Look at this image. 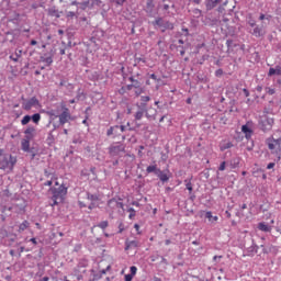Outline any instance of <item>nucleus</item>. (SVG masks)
<instances>
[{
    "instance_id": "obj_20",
    "label": "nucleus",
    "mask_w": 281,
    "mask_h": 281,
    "mask_svg": "<svg viewBox=\"0 0 281 281\" xmlns=\"http://www.w3.org/2000/svg\"><path fill=\"white\" fill-rule=\"evenodd\" d=\"M41 60H42V63H45L47 65V67H49V65H52V63H54V57L44 55L41 57Z\"/></svg>"
},
{
    "instance_id": "obj_47",
    "label": "nucleus",
    "mask_w": 281,
    "mask_h": 281,
    "mask_svg": "<svg viewBox=\"0 0 281 281\" xmlns=\"http://www.w3.org/2000/svg\"><path fill=\"white\" fill-rule=\"evenodd\" d=\"M243 91H244V95H245L246 98H249V90L244 89Z\"/></svg>"
},
{
    "instance_id": "obj_27",
    "label": "nucleus",
    "mask_w": 281,
    "mask_h": 281,
    "mask_svg": "<svg viewBox=\"0 0 281 281\" xmlns=\"http://www.w3.org/2000/svg\"><path fill=\"white\" fill-rule=\"evenodd\" d=\"M259 21H271V15H266L265 13H261L259 16Z\"/></svg>"
},
{
    "instance_id": "obj_51",
    "label": "nucleus",
    "mask_w": 281,
    "mask_h": 281,
    "mask_svg": "<svg viewBox=\"0 0 281 281\" xmlns=\"http://www.w3.org/2000/svg\"><path fill=\"white\" fill-rule=\"evenodd\" d=\"M122 132H120V130H114V135L117 136L120 135Z\"/></svg>"
},
{
    "instance_id": "obj_62",
    "label": "nucleus",
    "mask_w": 281,
    "mask_h": 281,
    "mask_svg": "<svg viewBox=\"0 0 281 281\" xmlns=\"http://www.w3.org/2000/svg\"><path fill=\"white\" fill-rule=\"evenodd\" d=\"M131 82H135V87H137V81L133 80V78H130Z\"/></svg>"
},
{
    "instance_id": "obj_33",
    "label": "nucleus",
    "mask_w": 281,
    "mask_h": 281,
    "mask_svg": "<svg viewBox=\"0 0 281 281\" xmlns=\"http://www.w3.org/2000/svg\"><path fill=\"white\" fill-rule=\"evenodd\" d=\"M266 91L269 95H273L276 93V89L273 88H267Z\"/></svg>"
},
{
    "instance_id": "obj_26",
    "label": "nucleus",
    "mask_w": 281,
    "mask_h": 281,
    "mask_svg": "<svg viewBox=\"0 0 281 281\" xmlns=\"http://www.w3.org/2000/svg\"><path fill=\"white\" fill-rule=\"evenodd\" d=\"M159 171V169H157V165H151L147 167V172H155L157 175V172Z\"/></svg>"
},
{
    "instance_id": "obj_56",
    "label": "nucleus",
    "mask_w": 281,
    "mask_h": 281,
    "mask_svg": "<svg viewBox=\"0 0 281 281\" xmlns=\"http://www.w3.org/2000/svg\"><path fill=\"white\" fill-rule=\"evenodd\" d=\"M31 45H37V42L35 40H32Z\"/></svg>"
},
{
    "instance_id": "obj_43",
    "label": "nucleus",
    "mask_w": 281,
    "mask_h": 281,
    "mask_svg": "<svg viewBox=\"0 0 281 281\" xmlns=\"http://www.w3.org/2000/svg\"><path fill=\"white\" fill-rule=\"evenodd\" d=\"M71 5H78L80 9H82V2L74 1L71 2Z\"/></svg>"
},
{
    "instance_id": "obj_16",
    "label": "nucleus",
    "mask_w": 281,
    "mask_h": 281,
    "mask_svg": "<svg viewBox=\"0 0 281 281\" xmlns=\"http://www.w3.org/2000/svg\"><path fill=\"white\" fill-rule=\"evenodd\" d=\"M30 138H23L21 142V147L24 153H30Z\"/></svg>"
},
{
    "instance_id": "obj_11",
    "label": "nucleus",
    "mask_w": 281,
    "mask_h": 281,
    "mask_svg": "<svg viewBox=\"0 0 281 281\" xmlns=\"http://www.w3.org/2000/svg\"><path fill=\"white\" fill-rule=\"evenodd\" d=\"M124 125L112 126L108 130L106 135L108 137H111V135H115L114 131H120V133H124Z\"/></svg>"
},
{
    "instance_id": "obj_48",
    "label": "nucleus",
    "mask_w": 281,
    "mask_h": 281,
    "mask_svg": "<svg viewBox=\"0 0 281 281\" xmlns=\"http://www.w3.org/2000/svg\"><path fill=\"white\" fill-rule=\"evenodd\" d=\"M30 243H33V245H38V243L36 241V238H31Z\"/></svg>"
},
{
    "instance_id": "obj_54",
    "label": "nucleus",
    "mask_w": 281,
    "mask_h": 281,
    "mask_svg": "<svg viewBox=\"0 0 281 281\" xmlns=\"http://www.w3.org/2000/svg\"><path fill=\"white\" fill-rule=\"evenodd\" d=\"M134 228L136 229V232H139V226H138V224H135V225H134Z\"/></svg>"
},
{
    "instance_id": "obj_30",
    "label": "nucleus",
    "mask_w": 281,
    "mask_h": 281,
    "mask_svg": "<svg viewBox=\"0 0 281 281\" xmlns=\"http://www.w3.org/2000/svg\"><path fill=\"white\" fill-rule=\"evenodd\" d=\"M99 227H100L101 229H106V228L109 227V222H106V221L101 222V223L99 224Z\"/></svg>"
},
{
    "instance_id": "obj_1",
    "label": "nucleus",
    "mask_w": 281,
    "mask_h": 281,
    "mask_svg": "<svg viewBox=\"0 0 281 281\" xmlns=\"http://www.w3.org/2000/svg\"><path fill=\"white\" fill-rule=\"evenodd\" d=\"M55 186L48 190V194L53 201L52 205H58V203H63L65 201V196H67V188L58 181H55Z\"/></svg>"
},
{
    "instance_id": "obj_5",
    "label": "nucleus",
    "mask_w": 281,
    "mask_h": 281,
    "mask_svg": "<svg viewBox=\"0 0 281 281\" xmlns=\"http://www.w3.org/2000/svg\"><path fill=\"white\" fill-rule=\"evenodd\" d=\"M100 5H102V0H82L81 10H93Z\"/></svg>"
},
{
    "instance_id": "obj_45",
    "label": "nucleus",
    "mask_w": 281,
    "mask_h": 281,
    "mask_svg": "<svg viewBox=\"0 0 281 281\" xmlns=\"http://www.w3.org/2000/svg\"><path fill=\"white\" fill-rule=\"evenodd\" d=\"M54 183V180H48L44 183V186H48V187H52Z\"/></svg>"
},
{
    "instance_id": "obj_46",
    "label": "nucleus",
    "mask_w": 281,
    "mask_h": 281,
    "mask_svg": "<svg viewBox=\"0 0 281 281\" xmlns=\"http://www.w3.org/2000/svg\"><path fill=\"white\" fill-rule=\"evenodd\" d=\"M67 16L74 18V16H76V13H75L74 11H69V12L67 13Z\"/></svg>"
},
{
    "instance_id": "obj_36",
    "label": "nucleus",
    "mask_w": 281,
    "mask_h": 281,
    "mask_svg": "<svg viewBox=\"0 0 281 281\" xmlns=\"http://www.w3.org/2000/svg\"><path fill=\"white\" fill-rule=\"evenodd\" d=\"M273 168H276V162H270V164H268L267 170H271V169H273Z\"/></svg>"
},
{
    "instance_id": "obj_18",
    "label": "nucleus",
    "mask_w": 281,
    "mask_h": 281,
    "mask_svg": "<svg viewBox=\"0 0 281 281\" xmlns=\"http://www.w3.org/2000/svg\"><path fill=\"white\" fill-rule=\"evenodd\" d=\"M258 229H259L260 232H271V226L268 225V224L265 223V222H261V223L258 224Z\"/></svg>"
},
{
    "instance_id": "obj_58",
    "label": "nucleus",
    "mask_w": 281,
    "mask_h": 281,
    "mask_svg": "<svg viewBox=\"0 0 281 281\" xmlns=\"http://www.w3.org/2000/svg\"><path fill=\"white\" fill-rule=\"evenodd\" d=\"M42 281H49V277H44Z\"/></svg>"
},
{
    "instance_id": "obj_22",
    "label": "nucleus",
    "mask_w": 281,
    "mask_h": 281,
    "mask_svg": "<svg viewBox=\"0 0 281 281\" xmlns=\"http://www.w3.org/2000/svg\"><path fill=\"white\" fill-rule=\"evenodd\" d=\"M252 35L260 38V36H262V29L260 26H256L252 31Z\"/></svg>"
},
{
    "instance_id": "obj_53",
    "label": "nucleus",
    "mask_w": 281,
    "mask_h": 281,
    "mask_svg": "<svg viewBox=\"0 0 281 281\" xmlns=\"http://www.w3.org/2000/svg\"><path fill=\"white\" fill-rule=\"evenodd\" d=\"M151 80H157V76L155 74L150 75Z\"/></svg>"
},
{
    "instance_id": "obj_25",
    "label": "nucleus",
    "mask_w": 281,
    "mask_h": 281,
    "mask_svg": "<svg viewBox=\"0 0 281 281\" xmlns=\"http://www.w3.org/2000/svg\"><path fill=\"white\" fill-rule=\"evenodd\" d=\"M31 121H32V116L25 115V116L22 119L21 124H22V126H26V124H30Z\"/></svg>"
},
{
    "instance_id": "obj_59",
    "label": "nucleus",
    "mask_w": 281,
    "mask_h": 281,
    "mask_svg": "<svg viewBox=\"0 0 281 281\" xmlns=\"http://www.w3.org/2000/svg\"><path fill=\"white\" fill-rule=\"evenodd\" d=\"M169 8H170V5L164 4V10H168Z\"/></svg>"
},
{
    "instance_id": "obj_7",
    "label": "nucleus",
    "mask_w": 281,
    "mask_h": 281,
    "mask_svg": "<svg viewBox=\"0 0 281 281\" xmlns=\"http://www.w3.org/2000/svg\"><path fill=\"white\" fill-rule=\"evenodd\" d=\"M241 133H244L246 139H251V135H254V122L248 121L245 125H243Z\"/></svg>"
},
{
    "instance_id": "obj_57",
    "label": "nucleus",
    "mask_w": 281,
    "mask_h": 281,
    "mask_svg": "<svg viewBox=\"0 0 281 281\" xmlns=\"http://www.w3.org/2000/svg\"><path fill=\"white\" fill-rule=\"evenodd\" d=\"M69 103H70V104H76V99H71V100L69 101Z\"/></svg>"
},
{
    "instance_id": "obj_52",
    "label": "nucleus",
    "mask_w": 281,
    "mask_h": 281,
    "mask_svg": "<svg viewBox=\"0 0 281 281\" xmlns=\"http://www.w3.org/2000/svg\"><path fill=\"white\" fill-rule=\"evenodd\" d=\"M79 206L80 207H87V204L82 203L81 201H79Z\"/></svg>"
},
{
    "instance_id": "obj_4",
    "label": "nucleus",
    "mask_w": 281,
    "mask_h": 281,
    "mask_svg": "<svg viewBox=\"0 0 281 281\" xmlns=\"http://www.w3.org/2000/svg\"><path fill=\"white\" fill-rule=\"evenodd\" d=\"M61 110L63 112L60 113V115H58L59 124L61 126H65V124H67V122L71 120V112H69V108H67V105H65L64 103H61Z\"/></svg>"
},
{
    "instance_id": "obj_21",
    "label": "nucleus",
    "mask_w": 281,
    "mask_h": 281,
    "mask_svg": "<svg viewBox=\"0 0 281 281\" xmlns=\"http://www.w3.org/2000/svg\"><path fill=\"white\" fill-rule=\"evenodd\" d=\"M22 54H23V50H15V54L11 55L10 59L13 60V63H19V58H21Z\"/></svg>"
},
{
    "instance_id": "obj_42",
    "label": "nucleus",
    "mask_w": 281,
    "mask_h": 281,
    "mask_svg": "<svg viewBox=\"0 0 281 281\" xmlns=\"http://www.w3.org/2000/svg\"><path fill=\"white\" fill-rule=\"evenodd\" d=\"M140 100L142 102H150V97H142Z\"/></svg>"
},
{
    "instance_id": "obj_24",
    "label": "nucleus",
    "mask_w": 281,
    "mask_h": 281,
    "mask_svg": "<svg viewBox=\"0 0 281 281\" xmlns=\"http://www.w3.org/2000/svg\"><path fill=\"white\" fill-rule=\"evenodd\" d=\"M32 122H34V124H38L41 122V114L40 113H35L31 116Z\"/></svg>"
},
{
    "instance_id": "obj_9",
    "label": "nucleus",
    "mask_w": 281,
    "mask_h": 281,
    "mask_svg": "<svg viewBox=\"0 0 281 281\" xmlns=\"http://www.w3.org/2000/svg\"><path fill=\"white\" fill-rule=\"evenodd\" d=\"M120 153H124V145L117 143L110 147V155H112V157L120 155Z\"/></svg>"
},
{
    "instance_id": "obj_37",
    "label": "nucleus",
    "mask_w": 281,
    "mask_h": 281,
    "mask_svg": "<svg viewBox=\"0 0 281 281\" xmlns=\"http://www.w3.org/2000/svg\"><path fill=\"white\" fill-rule=\"evenodd\" d=\"M274 69H276V76H281V67L277 66Z\"/></svg>"
},
{
    "instance_id": "obj_29",
    "label": "nucleus",
    "mask_w": 281,
    "mask_h": 281,
    "mask_svg": "<svg viewBox=\"0 0 281 281\" xmlns=\"http://www.w3.org/2000/svg\"><path fill=\"white\" fill-rule=\"evenodd\" d=\"M144 117V111H137L135 114V120H142Z\"/></svg>"
},
{
    "instance_id": "obj_2",
    "label": "nucleus",
    "mask_w": 281,
    "mask_h": 281,
    "mask_svg": "<svg viewBox=\"0 0 281 281\" xmlns=\"http://www.w3.org/2000/svg\"><path fill=\"white\" fill-rule=\"evenodd\" d=\"M15 164H16V158H14L10 154H3V151L0 150V169L1 170H7V172H12Z\"/></svg>"
},
{
    "instance_id": "obj_10",
    "label": "nucleus",
    "mask_w": 281,
    "mask_h": 281,
    "mask_svg": "<svg viewBox=\"0 0 281 281\" xmlns=\"http://www.w3.org/2000/svg\"><path fill=\"white\" fill-rule=\"evenodd\" d=\"M261 127L262 131H271V128L273 127V119L265 117L263 120H261Z\"/></svg>"
},
{
    "instance_id": "obj_19",
    "label": "nucleus",
    "mask_w": 281,
    "mask_h": 281,
    "mask_svg": "<svg viewBox=\"0 0 281 281\" xmlns=\"http://www.w3.org/2000/svg\"><path fill=\"white\" fill-rule=\"evenodd\" d=\"M234 144H232V142H224V143H221L220 150L223 153L225 150H228V148H232Z\"/></svg>"
},
{
    "instance_id": "obj_50",
    "label": "nucleus",
    "mask_w": 281,
    "mask_h": 281,
    "mask_svg": "<svg viewBox=\"0 0 281 281\" xmlns=\"http://www.w3.org/2000/svg\"><path fill=\"white\" fill-rule=\"evenodd\" d=\"M119 232H120V234H122V232H124V227L122 226V224H120V226H119Z\"/></svg>"
},
{
    "instance_id": "obj_60",
    "label": "nucleus",
    "mask_w": 281,
    "mask_h": 281,
    "mask_svg": "<svg viewBox=\"0 0 281 281\" xmlns=\"http://www.w3.org/2000/svg\"><path fill=\"white\" fill-rule=\"evenodd\" d=\"M165 245H170V239H166Z\"/></svg>"
},
{
    "instance_id": "obj_32",
    "label": "nucleus",
    "mask_w": 281,
    "mask_h": 281,
    "mask_svg": "<svg viewBox=\"0 0 281 281\" xmlns=\"http://www.w3.org/2000/svg\"><path fill=\"white\" fill-rule=\"evenodd\" d=\"M226 165H227V162H225V161L221 162V165H220V167H218V170H220L221 172H223V170H225V168H226Z\"/></svg>"
},
{
    "instance_id": "obj_55",
    "label": "nucleus",
    "mask_w": 281,
    "mask_h": 281,
    "mask_svg": "<svg viewBox=\"0 0 281 281\" xmlns=\"http://www.w3.org/2000/svg\"><path fill=\"white\" fill-rule=\"evenodd\" d=\"M187 104H192V99L191 98L187 99Z\"/></svg>"
},
{
    "instance_id": "obj_40",
    "label": "nucleus",
    "mask_w": 281,
    "mask_h": 281,
    "mask_svg": "<svg viewBox=\"0 0 281 281\" xmlns=\"http://www.w3.org/2000/svg\"><path fill=\"white\" fill-rule=\"evenodd\" d=\"M186 188L189 192H192V182H187Z\"/></svg>"
},
{
    "instance_id": "obj_64",
    "label": "nucleus",
    "mask_w": 281,
    "mask_h": 281,
    "mask_svg": "<svg viewBox=\"0 0 281 281\" xmlns=\"http://www.w3.org/2000/svg\"><path fill=\"white\" fill-rule=\"evenodd\" d=\"M69 132L67 130H64V135H68Z\"/></svg>"
},
{
    "instance_id": "obj_38",
    "label": "nucleus",
    "mask_w": 281,
    "mask_h": 281,
    "mask_svg": "<svg viewBox=\"0 0 281 281\" xmlns=\"http://www.w3.org/2000/svg\"><path fill=\"white\" fill-rule=\"evenodd\" d=\"M268 76H276V68H270Z\"/></svg>"
},
{
    "instance_id": "obj_34",
    "label": "nucleus",
    "mask_w": 281,
    "mask_h": 281,
    "mask_svg": "<svg viewBox=\"0 0 281 281\" xmlns=\"http://www.w3.org/2000/svg\"><path fill=\"white\" fill-rule=\"evenodd\" d=\"M222 75H223V69H217V70L215 71V76H216L217 78H221Z\"/></svg>"
},
{
    "instance_id": "obj_23",
    "label": "nucleus",
    "mask_w": 281,
    "mask_h": 281,
    "mask_svg": "<svg viewBox=\"0 0 281 281\" xmlns=\"http://www.w3.org/2000/svg\"><path fill=\"white\" fill-rule=\"evenodd\" d=\"M27 227H30V222L24 221L22 224H20L19 232H25V229H27Z\"/></svg>"
},
{
    "instance_id": "obj_3",
    "label": "nucleus",
    "mask_w": 281,
    "mask_h": 281,
    "mask_svg": "<svg viewBox=\"0 0 281 281\" xmlns=\"http://www.w3.org/2000/svg\"><path fill=\"white\" fill-rule=\"evenodd\" d=\"M266 144L269 148V150H271L272 155H281V138H267L266 139Z\"/></svg>"
},
{
    "instance_id": "obj_41",
    "label": "nucleus",
    "mask_w": 281,
    "mask_h": 281,
    "mask_svg": "<svg viewBox=\"0 0 281 281\" xmlns=\"http://www.w3.org/2000/svg\"><path fill=\"white\" fill-rule=\"evenodd\" d=\"M248 24L250 25V27H256V21H254L252 19L248 20Z\"/></svg>"
},
{
    "instance_id": "obj_8",
    "label": "nucleus",
    "mask_w": 281,
    "mask_h": 281,
    "mask_svg": "<svg viewBox=\"0 0 281 281\" xmlns=\"http://www.w3.org/2000/svg\"><path fill=\"white\" fill-rule=\"evenodd\" d=\"M155 25L160 27V30H162V32H166V30H173L175 29V25L172 23H170L169 21H166L161 18H159L155 21Z\"/></svg>"
},
{
    "instance_id": "obj_14",
    "label": "nucleus",
    "mask_w": 281,
    "mask_h": 281,
    "mask_svg": "<svg viewBox=\"0 0 281 281\" xmlns=\"http://www.w3.org/2000/svg\"><path fill=\"white\" fill-rule=\"evenodd\" d=\"M108 206L111 207L112 210H117V209L122 207L123 204H122V202H119L117 200L112 199L108 202Z\"/></svg>"
},
{
    "instance_id": "obj_31",
    "label": "nucleus",
    "mask_w": 281,
    "mask_h": 281,
    "mask_svg": "<svg viewBox=\"0 0 281 281\" xmlns=\"http://www.w3.org/2000/svg\"><path fill=\"white\" fill-rule=\"evenodd\" d=\"M128 212H130V218H131V221H133V218H134V216H135V209H133V207H131V209H128Z\"/></svg>"
},
{
    "instance_id": "obj_49",
    "label": "nucleus",
    "mask_w": 281,
    "mask_h": 281,
    "mask_svg": "<svg viewBox=\"0 0 281 281\" xmlns=\"http://www.w3.org/2000/svg\"><path fill=\"white\" fill-rule=\"evenodd\" d=\"M135 94H136V95H142V89L136 90V91H135Z\"/></svg>"
},
{
    "instance_id": "obj_63",
    "label": "nucleus",
    "mask_w": 281,
    "mask_h": 281,
    "mask_svg": "<svg viewBox=\"0 0 281 281\" xmlns=\"http://www.w3.org/2000/svg\"><path fill=\"white\" fill-rule=\"evenodd\" d=\"M212 221H218V216H213Z\"/></svg>"
},
{
    "instance_id": "obj_13",
    "label": "nucleus",
    "mask_w": 281,
    "mask_h": 281,
    "mask_svg": "<svg viewBox=\"0 0 281 281\" xmlns=\"http://www.w3.org/2000/svg\"><path fill=\"white\" fill-rule=\"evenodd\" d=\"M158 179H160V181H162V183H166V181H169L170 176L168 173H166L165 171H161L160 169H158V171L156 172Z\"/></svg>"
},
{
    "instance_id": "obj_39",
    "label": "nucleus",
    "mask_w": 281,
    "mask_h": 281,
    "mask_svg": "<svg viewBox=\"0 0 281 281\" xmlns=\"http://www.w3.org/2000/svg\"><path fill=\"white\" fill-rule=\"evenodd\" d=\"M205 218H209V221H212V218H213L212 212H210V211L206 212Z\"/></svg>"
},
{
    "instance_id": "obj_17",
    "label": "nucleus",
    "mask_w": 281,
    "mask_h": 281,
    "mask_svg": "<svg viewBox=\"0 0 281 281\" xmlns=\"http://www.w3.org/2000/svg\"><path fill=\"white\" fill-rule=\"evenodd\" d=\"M136 247H139V241H137V240L126 241V245H125L126 250L136 249Z\"/></svg>"
},
{
    "instance_id": "obj_35",
    "label": "nucleus",
    "mask_w": 281,
    "mask_h": 281,
    "mask_svg": "<svg viewBox=\"0 0 281 281\" xmlns=\"http://www.w3.org/2000/svg\"><path fill=\"white\" fill-rule=\"evenodd\" d=\"M221 258H223V256H214L213 262H215V265H217V262H218V260H221Z\"/></svg>"
},
{
    "instance_id": "obj_12",
    "label": "nucleus",
    "mask_w": 281,
    "mask_h": 281,
    "mask_svg": "<svg viewBox=\"0 0 281 281\" xmlns=\"http://www.w3.org/2000/svg\"><path fill=\"white\" fill-rule=\"evenodd\" d=\"M221 1L223 0H206L205 1L206 10H214V8H216V5L221 3Z\"/></svg>"
},
{
    "instance_id": "obj_61",
    "label": "nucleus",
    "mask_w": 281,
    "mask_h": 281,
    "mask_svg": "<svg viewBox=\"0 0 281 281\" xmlns=\"http://www.w3.org/2000/svg\"><path fill=\"white\" fill-rule=\"evenodd\" d=\"M241 210H247V204H243Z\"/></svg>"
},
{
    "instance_id": "obj_6",
    "label": "nucleus",
    "mask_w": 281,
    "mask_h": 281,
    "mask_svg": "<svg viewBox=\"0 0 281 281\" xmlns=\"http://www.w3.org/2000/svg\"><path fill=\"white\" fill-rule=\"evenodd\" d=\"M38 106H41V103L38 102V99H36L35 97L25 100L22 103V109H24V111H31V109H36Z\"/></svg>"
},
{
    "instance_id": "obj_44",
    "label": "nucleus",
    "mask_w": 281,
    "mask_h": 281,
    "mask_svg": "<svg viewBox=\"0 0 281 281\" xmlns=\"http://www.w3.org/2000/svg\"><path fill=\"white\" fill-rule=\"evenodd\" d=\"M133 278L132 274H125V281H133Z\"/></svg>"
},
{
    "instance_id": "obj_28",
    "label": "nucleus",
    "mask_w": 281,
    "mask_h": 281,
    "mask_svg": "<svg viewBox=\"0 0 281 281\" xmlns=\"http://www.w3.org/2000/svg\"><path fill=\"white\" fill-rule=\"evenodd\" d=\"M130 271H131L130 276H133L134 278H135V276H137V267L132 266L130 268Z\"/></svg>"
},
{
    "instance_id": "obj_15",
    "label": "nucleus",
    "mask_w": 281,
    "mask_h": 281,
    "mask_svg": "<svg viewBox=\"0 0 281 281\" xmlns=\"http://www.w3.org/2000/svg\"><path fill=\"white\" fill-rule=\"evenodd\" d=\"M34 133H36V128L34 127H27L24 131L25 139H33L34 138Z\"/></svg>"
}]
</instances>
